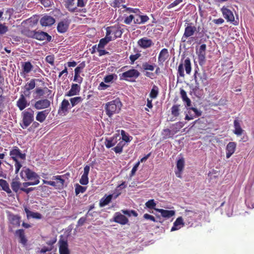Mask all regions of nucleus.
Instances as JSON below:
<instances>
[{
	"label": "nucleus",
	"instance_id": "nucleus-1",
	"mask_svg": "<svg viewBox=\"0 0 254 254\" xmlns=\"http://www.w3.org/2000/svg\"><path fill=\"white\" fill-rule=\"evenodd\" d=\"M122 106V104L119 98L108 102L105 106L106 114L109 117H111L113 115L119 112Z\"/></svg>",
	"mask_w": 254,
	"mask_h": 254
},
{
	"label": "nucleus",
	"instance_id": "nucleus-2",
	"mask_svg": "<svg viewBox=\"0 0 254 254\" xmlns=\"http://www.w3.org/2000/svg\"><path fill=\"white\" fill-rule=\"evenodd\" d=\"M22 120L20 123V127L26 128L34 121V111L31 109L24 111L22 113Z\"/></svg>",
	"mask_w": 254,
	"mask_h": 254
},
{
	"label": "nucleus",
	"instance_id": "nucleus-3",
	"mask_svg": "<svg viewBox=\"0 0 254 254\" xmlns=\"http://www.w3.org/2000/svg\"><path fill=\"white\" fill-rule=\"evenodd\" d=\"M28 36L40 41L45 40L47 42L52 40V37L47 32L41 31H30L29 32Z\"/></svg>",
	"mask_w": 254,
	"mask_h": 254
},
{
	"label": "nucleus",
	"instance_id": "nucleus-4",
	"mask_svg": "<svg viewBox=\"0 0 254 254\" xmlns=\"http://www.w3.org/2000/svg\"><path fill=\"white\" fill-rule=\"evenodd\" d=\"M184 66L185 68L187 74H190L191 70V63L190 58H187L185 60L184 62L183 63H182L179 64L178 69V78L179 77V76H185Z\"/></svg>",
	"mask_w": 254,
	"mask_h": 254
},
{
	"label": "nucleus",
	"instance_id": "nucleus-5",
	"mask_svg": "<svg viewBox=\"0 0 254 254\" xmlns=\"http://www.w3.org/2000/svg\"><path fill=\"white\" fill-rule=\"evenodd\" d=\"M20 175L22 179L25 180V179H27L28 180H33L34 179L39 177L35 172L25 167L22 168Z\"/></svg>",
	"mask_w": 254,
	"mask_h": 254
},
{
	"label": "nucleus",
	"instance_id": "nucleus-6",
	"mask_svg": "<svg viewBox=\"0 0 254 254\" xmlns=\"http://www.w3.org/2000/svg\"><path fill=\"white\" fill-rule=\"evenodd\" d=\"M188 113L186 115L185 120L189 121L199 117L202 115V111L196 108L189 107Z\"/></svg>",
	"mask_w": 254,
	"mask_h": 254
},
{
	"label": "nucleus",
	"instance_id": "nucleus-7",
	"mask_svg": "<svg viewBox=\"0 0 254 254\" xmlns=\"http://www.w3.org/2000/svg\"><path fill=\"white\" fill-rule=\"evenodd\" d=\"M9 155L11 159L14 161H19L18 158L22 160L26 159L25 153H22L20 150L17 146H14L9 152Z\"/></svg>",
	"mask_w": 254,
	"mask_h": 254
},
{
	"label": "nucleus",
	"instance_id": "nucleus-8",
	"mask_svg": "<svg viewBox=\"0 0 254 254\" xmlns=\"http://www.w3.org/2000/svg\"><path fill=\"white\" fill-rule=\"evenodd\" d=\"M192 23H189L185 27L184 33L182 38V42H186L187 39L193 36L194 33L196 31V27L192 25Z\"/></svg>",
	"mask_w": 254,
	"mask_h": 254
},
{
	"label": "nucleus",
	"instance_id": "nucleus-9",
	"mask_svg": "<svg viewBox=\"0 0 254 254\" xmlns=\"http://www.w3.org/2000/svg\"><path fill=\"white\" fill-rule=\"evenodd\" d=\"M193 76L195 81V79L198 81L199 80L201 81V83L203 86L207 85L208 76L207 73L204 70L202 72H198L197 70L195 69Z\"/></svg>",
	"mask_w": 254,
	"mask_h": 254
},
{
	"label": "nucleus",
	"instance_id": "nucleus-10",
	"mask_svg": "<svg viewBox=\"0 0 254 254\" xmlns=\"http://www.w3.org/2000/svg\"><path fill=\"white\" fill-rule=\"evenodd\" d=\"M140 75V72L136 69H131L123 72L122 77L127 81H131V78H136Z\"/></svg>",
	"mask_w": 254,
	"mask_h": 254
},
{
	"label": "nucleus",
	"instance_id": "nucleus-11",
	"mask_svg": "<svg viewBox=\"0 0 254 254\" xmlns=\"http://www.w3.org/2000/svg\"><path fill=\"white\" fill-rule=\"evenodd\" d=\"M60 254H70L67 241L62 236L59 241Z\"/></svg>",
	"mask_w": 254,
	"mask_h": 254
},
{
	"label": "nucleus",
	"instance_id": "nucleus-12",
	"mask_svg": "<svg viewBox=\"0 0 254 254\" xmlns=\"http://www.w3.org/2000/svg\"><path fill=\"white\" fill-rule=\"evenodd\" d=\"M51 105L50 101L47 99H40L35 102L33 105L34 108L40 110L45 109L50 107Z\"/></svg>",
	"mask_w": 254,
	"mask_h": 254
},
{
	"label": "nucleus",
	"instance_id": "nucleus-13",
	"mask_svg": "<svg viewBox=\"0 0 254 254\" xmlns=\"http://www.w3.org/2000/svg\"><path fill=\"white\" fill-rule=\"evenodd\" d=\"M121 193V192H118L117 194H112L108 195H105L100 200L99 206L100 207H104L106 205L108 204L112 200L113 197L115 198H117Z\"/></svg>",
	"mask_w": 254,
	"mask_h": 254
},
{
	"label": "nucleus",
	"instance_id": "nucleus-14",
	"mask_svg": "<svg viewBox=\"0 0 254 254\" xmlns=\"http://www.w3.org/2000/svg\"><path fill=\"white\" fill-rule=\"evenodd\" d=\"M70 21L68 19H64L60 21L57 26V30L60 33H64L67 31Z\"/></svg>",
	"mask_w": 254,
	"mask_h": 254
},
{
	"label": "nucleus",
	"instance_id": "nucleus-15",
	"mask_svg": "<svg viewBox=\"0 0 254 254\" xmlns=\"http://www.w3.org/2000/svg\"><path fill=\"white\" fill-rule=\"evenodd\" d=\"M119 135L116 134L110 138H107L105 139V145L107 148H110L114 146L118 142V140L121 139Z\"/></svg>",
	"mask_w": 254,
	"mask_h": 254
},
{
	"label": "nucleus",
	"instance_id": "nucleus-16",
	"mask_svg": "<svg viewBox=\"0 0 254 254\" xmlns=\"http://www.w3.org/2000/svg\"><path fill=\"white\" fill-rule=\"evenodd\" d=\"M40 22L42 26H50L55 22V19L53 17L46 15L41 18Z\"/></svg>",
	"mask_w": 254,
	"mask_h": 254
},
{
	"label": "nucleus",
	"instance_id": "nucleus-17",
	"mask_svg": "<svg viewBox=\"0 0 254 254\" xmlns=\"http://www.w3.org/2000/svg\"><path fill=\"white\" fill-rule=\"evenodd\" d=\"M114 221L121 225L127 224L128 222V219L125 215L122 214L120 212H116L115 214Z\"/></svg>",
	"mask_w": 254,
	"mask_h": 254
},
{
	"label": "nucleus",
	"instance_id": "nucleus-18",
	"mask_svg": "<svg viewBox=\"0 0 254 254\" xmlns=\"http://www.w3.org/2000/svg\"><path fill=\"white\" fill-rule=\"evenodd\" d=\"M70 108L68 101L64 99L61 103L59 108L58 113L65 115L68 112V110Z\"/></svg>",
	"mask_w": 254,
	"mask_h": 254
},
{
	"label": "nucleus",
	"instance_id": "nucleus-19",
	"mask_svg": "<svg viewBox=\"0 0 254 254\" xmlns=\"http://www.w3.org/2000/svg\"><path fill=\"white\" fill-rule=\"evenodd\" d=\"M169 56L168 51L167 49H163L160 52L158 58V62L159 65H163V63Z\"/></svg>",
	"mask_w": 254,
	"mask_h": 254
},
{
	"label": "nucleus",
	"instance_id": "nucleus-20",
	"mask_svg": "<svg viewBox=\"0 0 254 254\" xmlns=\"http://www.w3.org/2000/svg\"><path fill=\"white\" fill-rule=\"evenodd\" d=\"M80 90V86L78 84L73 83L71 85V88L69 91L67 92L65 96L68 97H71L74 95L79 94Z\"/></svg>",
	"mask_w": 254,
	"mask_h": 254
},
{
	"label": "nucleus",
	"instance_id": "nucleus-21",
	"mask_svg": "<svg viewBox=\"0 0 254 254\" xmlns=\"http://www.w3.org/2000/svg\"><path fill=\"white\" fill-rule=\"evenodd\" d=\"M137 44L140 47L143 49L149 48L154 44L151 39H148L146 37L139 39L137 42Z\"/></svg>",
	"mask_w": 254,
	"mask_h": 254
},
{
	"label": "nucleus",
	"instance_id": "nucleus-22",
	"mask_svg": "<svg viewBox=\"0 0 254 254\" xmlns=\"http://www.w3.org/2000/svg\"><path fill=\"white\" fill-rule=\"evenodd\" d=\"M29 103H28L24 95L21 94L19 99L16 102V105L20 111L24 110L26 107L29 106Z\"/></svg>",
	"mask_w": 254,
	"mask_h": 254
},
{
	"label": "nucleus",
	"instance_id": "nucleus-23",
	"mask_svg": "<svg viewBox=\"0 0 254 254\" xmlns=\"http://www.w3.org/2000/svg\"><path fill=\"white\" fill-rule=\"evenodd\" d=\"M221 11L224 17L227 19L228 21L233 22L234 21V16L232 12L230 9L226 7H223L221 8Z\"/></svg>",
	"mask_w": 254,
	"mask_h": 254
},
{
	"label": "nucleus",
	"instance_id": "nucleus-24",
	"mask_svg": "<svg viewBox=\"0 0 254 254\" xmlns=\"http://www.w3.org/2000/svg\"><path fill=\"white\" fill-rule=\"evenodd\" d=\"M236 148V143L235 142H230L227 145L226 151V158H229L235 152Z\"/></svg>",
	"mask_w": 254,
	"mask_h": 254
},
{
	"label": "nucleus",
	"instance_id": "nucleus-25",
	"mask_svg": "<svg viewBox=\"0 0 254 254\" xmlns=\"http://www.w3.org/2000/svg\"><path fill=\"white\" fill-rule=\"evenodd\" d=\"M155 210L161 214V216L165 218H169L174 216L175 214L174 210H165L163 209H155Z\"/></svg>",
	"mask_w": 254,
	"mask_h": 254
},
{
	"label": "nucleus",
	"instance_id": "nucleus-26",
	"mask_svg": "<svg viewBox=\"0 0 254 254\" xmlns=\"http://www.w3.org/2000/svg\"><path fill=\"white\" fill-rule=\"evenodd\" d=\"M50 110L47 109L42 111L38 112L36 117V120L40 123H43L45 120Z\"/></svg>",
	"mask_w": 254,
	"mask_h": 254
},
{
	"label": "nucleus",
	"instance_id": "nucleus-27",
	"mask_svg": "<svg viewBox=\"0 0 254 254\" xmlns=\"http://www.w3.org/2000/svg\"><path fill=\"white\" fill-rule=\"evenodd\" d=\"M184 225L183 223V219L182 217H179L177 218L176 221L173 224V226L171 229V231H174L180 229Z\"/></svg>",
	"mask_w": 254,
	"mask_h": 254
},
{
	"label": "nucleus",
	"instance_id": "nucleus-28",
	"mask_svg": "<svg viewBox=\"0 0 254 254\" xmlns=\"http://www.w3.org/2000/svg\"><path fill=\"white\" fill-rule=\"evenodd\" d=\"M65 6L69 11L72 12L76 11V5L75 0H66Z\"/></svg>",
	"mask_w": 254,
	"mask_h": 254
},
{
	"label": "nucleus",
	"instance_id": "nucleus-29",
	"mask_svg": "<svg viewBox=\"0 0 254 254\" xmlns=\"http://www.w3.org/2000/svg\"><path fill=\"white\" fill-rule=\"evenodd\" d=\"M184 165L185 160L183 158H181L177 161V168L178 169V171L176 172V175L179 178L181 177V173L184 169Z\"/></svg>",
	"mask_w": 254,
	"mask_h": 254
},
{
	"label": "nucleus",
	"instance_id": "nucleus-30",
	"mask_svg": "<svg viewBox=\"0 0 254 254\" xmlns=\"http://www.w3.org/2000/svg\"><path fill=\"white\" fill-rule=\"evenodd\" d=\"M234 126L235 130L234 133L237 135H241L242 134L243 130L241 127L240 123L238 119H235L234 121Z\"/></svg>",
	"mask_w": 254,
	"mask_h": 254
},
{
	"label": "nucleus",
	"instance_id": "nucleus-31",
	"mask_svg": "<svg viewBox=\"0 0 254 254\" xmlns=\"http://www.w3.org/2000/svg\"><path fill=\"white\" fill-rule=\"evenodd\" d=\"M25 212L26 213L27 217L28 218L32 217L36 219H41L42 218V215L38 212H34L29 210L27 207L24 208Z\"/></svg>",
	"mask_w": 254,
	"mask_h": 254
},
{
	"label": "nucleus",
	"instance_id": "nucleus-32",
	"mask_svg": "<svg viewBox=\"0 0 254 254\" xmlns=\"http://www.w3.org/2000/svg\"><path fill=\"white\" fill-rule=\"evenodd\" d=\"M180 94L183 101L186 103V106L187 107L191 106V101L188 97L186 92L183 89H180Z\"/></svg>",
	"mask_w": 254,
	"mask_h": 254
},
{
	"label": "nucleus",
	"instance_id": "nucleus-33",
	"mask_svg": "<svg viewBox=\"0 0 254 254\" xmlns=\"http://www.w3.org/2000/svg\"><path fill=\"white\" fill-rule=\"evenodd\" d=\"M163 139H166L169 138L173 137L174 135V132H173L172 130H170L168 128L164 129L161 133Z\"/></svg>",
	"mask_w": 254,
	"mask_h": 254
},
{
	"label": "nucleus",
	"instance_id": "nucleus-34",
	"mask_svg": "<svg viewBox=\"0 0 254 254\" xmlns=\"http://www.w3.org/2000/svg\"><path fill=\"white\" fill-rule=\"evenodd\" d=\"M0 186L2 188V190L6 191L7 193L11 192L9 185L5 180L0 179Z\"/></svg>",
	"mask_w": 254,
	"mask_h": 254
},
{
	"label": "nucleus",
	"instance_id": "nucleus-35",
	"mask_svg": "<svg viewBox=\"0 0 254 254\" xmlns=\"http://www.w3.org/2000/svg\"><path fill=\"white\" fill-rule=\"evenodd\" d=\"M23 71L25 73H28L33 69V66L29 62H25L22 64Z\"/></svg>",
	"mask_w": 254,
	"mask_h": 254
},
{
	"label": "nucleus",
	"instance_id": "nucleus-36",
	"mask_svg": "<svg viewBox=\"0 0 254 254\" xmlns=\"http://www.w3.org/2000/svg\"><path fill=\"white\" fill-rule=\"evenodd\" d=\"M184 126V124L183 122H177L175 124H173L171 127V128L174 134L179 131L181 128H182Z\"/></svg>",
	"mask_w": 254,
	"mask_h": 254
},
{
	"label": "nucleus",
	"instance_id": "nucleus-37",
	"mask_svg": "<svg viewBox=\"0 0 254 254\" xmlns=\"http://www.w3.org/2000/svg\"><path fill=\"white\" fill-rule=\"evenodd\" d=\"M83 99L80 96H77L73 98H71L69 99L71 107H73L78 104L81 103Z\"/></svg>",
	"mask_w": 254,
	"mask_h": 254
},
{
	"label": "nucleus",
	"instance_id": "nucleus-38",
	"mask_svg": "<svg viewBox=\"0 0 254 254\" xmlns=\"http://www.w3.org/2000/svg\"><path fill=\"white\" fill-rule=\"evenodd\" d=\"M112 40V38L105 37L100 39L98 45V48H104L109 42Z\"/></svg>",
	"mask_w": 254,
	"mask_h": 254
},
{
	"label": "nucleus",
	"instance_id": "nucleus-39",
	"mask_svg": "<svg viewBox=\"0 0 254 254\" xmlns=\"http://www.w3.org/2000/svg\"><path fill=\"white\" fill-rule=\"evenodd\" d=\"M123 33V29H121L120 27H116L114 26V28L113 29V34H114V40L117 38H120Z\"/></svg>",
	"mask_w": 254,
	"mask_h": 254
},
{
	"label": "nucleus",
	"instance_id": "nucleus-40",
	"mask_svg": "<svg viewBox=\"0 0 254 254\" xmlns=\"http://www.w3.org/2000/svg\"><path fill=\"white\" fill-rule=\"evenodd\" d=\"M62 176H55L52 177L53 180L57 181L56 184L59 187H63L64 185V180L62 178Z\"/></svg>",
	"mask_w": 254,
	"mask_h": 254
},
{
	"label": "nucleus",
	"instance_id": "nucleus-41",
	"mask_svg": "<svg viewBox=\"0 0 254 254\" xmlns=\"http://www.w3.org/2000/svg\"><path fill=\"white\" fill-rule=\"evenodd\" d=\"M21 185V183L20 182L17 181L13 180L11 183V187L12 190L15 192H17L18 191L20 190Z\"/></svg>",
	"mask_w": 254,
	"mask_h": 254
},
{
	"label": "nucleus",
	"instance_id": "nucleus-42",
	"mask_svg": "<svg viewBox=\"0 0 254 254\" xmlns=\"http://www.w3.org/2000/svg\"><path fill=\"white\" fill-rule=\"evenodd\" d=\"M158 93H159L158 87L156 85H154L153 86L152 88L150 93V94H149L150 97L151 98L155 99L157 97Z\"/></svg>",
	"mask_w": 254,
	"mask_h": 254
},
{
	"label": "nucleus",
	"instance_id": "nucleus-43",
	"mask_svg": "<svg viewBox=\"0 0 254 254\" xmlns=\"http://www.w3.org/2000/svg\"><path fill=\"white\" fill-rule=\"evenodd\" d=\"M200 83H199L198 81H197L196 79H195V86L192 89V91L194 94V95L197 97H198V98H200L201 96H202V94L201 93H199V95L197 94V93L198 91H200Z\"/></svg>",
	"mask_w": 254,
	"mask_h": 254
},
{
	"label": "nucleus",
	"instance_id": "nucleus-44",
	"mask_svg": "<svg viewBox=\"0 0 254 254\" xmlns=\"http://www.w3.org/2000/svg\"><path fill=\"white\" fill-rule=\"evenodd\" d=\"M11 224L16 226H19L20 224V217L17 215H12L10 216Z\"/></svg>",
	"mask_w": 254,
	"mask_h": 254
},
{
	"label": "nucleus",
	"instance_id": "nucleus-45",
	"mask_svg": "<svg viewBox=\"0 0 254 254\" xmlns=\"http://www.w3.org/2000/svg\"><path fill=\"white\" fill-rule=\"evenodd\" d=\"M39 179H40V177H39V178L34 179L33 180H34V181H33V182H28L23 183L22 185L23 186V187L26 188L30 186L38 185L40 183Z\"/></svg>",
	"mask_w": 254,
	"mask_h": 254
},
{
	"label": "nucleus",
	"instance_id": "nucleus-46",
	"mask_svg": "<svg viewBox=\"0 0 254 254\" xmlns=\"http://www.w3.org/2000/svg\"><path fill=\"white\" fill-rule=\"evenodd\" d=\"M35 85H36L35 79H32L29 81V82H28L26 84V85L24 86V89H26L27 90H31L35 88Z\"/></svg>",
	"mask_w": 254,
	"mask_h": 254
},
{
	"label": "nucleus",
	"instance_id": "nucleus-47",
	"mask_svg": "<svg viewBox=\"0 0 254 254\" xmlns=\"http://www.w3.org/2000/svg\"><path fill=\"white\" fill-rule=\"evenodd\" d=\"M155 64H150L147 62H145L142 64V68L145 70L153 71L155 67Z\"/></svg>",
	"mask_w": 254,
	"mask_h": 254
},
{
	"label": "nucleus",
	"instance_id": "nucleus-48",
	"mask_svg": "<svg viewBox=\"0 0 254 254\" xmlns=\"http://www.w3.org/2000/svg\"><path fill=\"white\" fill-rule=\"evenodd\" d=\"M121 135L122 137V141H124L125 142H130L132 139V137L129 136L128 134L124 130H121Z\"/></svg>",
	"mask_w": 254,
	"mask_h": 254
},
{
	"label": "nucleus",
	"instance_id": "nucleus-49",
	"mask_svg": "<svg viewBox=\"0 0 254 254\" xmlns=\"http://www.w3.org/2000/svg\"><path fill=\"white\" fill-rule=\"evenodd\" d=\"M179 107H180V105H174L171 108V113H172V115H173L174 117L179 116V115L180 114Z\"/></svg>",
	"mask_w": 254,
	"mask_h": 254
},
{
	"label": "nucleus",
	"instance_id": "nucleus-50",
	"mask_svg": "<svg viewBox=\"0 0 254 254\" xmlns=\"http://www.w3.org/2000/svg\"><path fill=\"white\" fill-rule=\"evenodd\" d=\"M85 190V187H82L78 184L76 185L75 189L76 195H78L79 193H83Z\"/></svg>",
	"mask_w": 254,
	"mask_h": 254
},
{
	"label": "nucleus",
	"instance_id": "nucleus-51",
	"mask_svg": "<svg viewBox=\"0 0 254 254\" xmlns=\"http://www.w3.org/2000/svg\"><path fill=\"white\" fill-rule=\"evenodd\" d=\"M35 94L37 95L35 97V98H40L43 96H44L45 94V89H43L41 88H36L35 91Z\"/></svg>",
	"mask_w": 254,
	"mask_h": 254
},
{
	"label": "nucleus",
	"instance_id": "nucleus-52",
	"mask_svg": "<svg viewBox=\"0 0 254 254\" xmlns=\"http://www.w3.org/2000/svg\"><path fill=\"white\" fill-rule=\"evenodd\" d=\"M117 77V75L115 74H109L104 77V81L105 83H109L111 82L114 79V78H116Z\"/></svg>",
	"mask_w": 254,
	"mask_h": 254
},
{
	"label": "nucleus",
	"instance_id": "nucleus-53",
	"mask_svg": "<svg viewBox=\"0 0 254 254\" xmlns=\"http://www.w3.org/2000/svg\"><path fill=\"white\" fill-rule=\"evenodd\" d=\"M156 205V204L155 202L154 199H150L148 201H147L145 203L146 206L150 209H155V207Z\"/></svg>",
	"mask_w": 254,
	"mask_h": 254
},
{
	"label": "nucleus",
	"instance_id": "nucleus-54",
	"mask_svg": "<svg viewBox=\"0 0 254 254\" xmlns=\"http://www.w3.org/2000/svg\"><path fill=\"white\" fill-rule=\"evenodd\" d=\"M85 62H82L80 63L74 69V72L77 73H80L82 70L85 67Z\"/></svg>",
	"mask_w": 254,
	"mask_h": 254
},
{
	"label": "nucleus",
	"instance_id": "nucleus-55",
	"mask_svg": "<svg viewBox=\"0 0 254 254\" xmlns=\"http://www.w3.org/2000/svg\"><path fill=\"white\" fill-rule=\"evenodd\" d=\"M79 183L82 185H86L88 183V175H82L79 180Z\"/></svg>",
	"mask_w": 254,
	"mask_h": 254
},
{
	"label": "nucleus",
	"instance_id": "nucleus-56",
	"mask_svg": "<svg viewBox=\"0 0 254 254\" xmlns=\"http://www.w3.org/2000/svg\"><path fill=\"white\" fill-rule=\"evenodd\" d=\"M126 0H114L112 6L114 7H119L121 6V4L125 3Z\"/></svg>",
	"mask_w": 254,
	"mask_h": 254
},
{
	"label": "nucleus",
	"instance_id": "nucleus-57",
	"mask_svg": "<svg viewBox=\"0 0 254 254\" xmlns=\"http://www.w3.org/2000/svg\"><path fill=\"white\" fill-rule=\"evenodd\" d=\"M139 164H140V161H138L134 165V166L133 167V168H132V169L131 170V173L130 174V177H132V176H133L134 175L136 171L137 170V168H138Z\"/></svg>",
	"mask_w": 254,
	"mask_h": 254
},
{
	"label": "nucleus",
	"instance_id": "nucleus-58",
	"mask_svg": "<svg viewBox=\"0 0 254 254\" xmlns=\"http://www.w3.org/2000/svg\"><path fill=\"white\" fill-rule=\"evenodd\" d=\"M198 63L200 65L202 66L205 62V55H197Z\"/></svg>",
	"mask_w": 254,
	"mask_h": 254
},
{
	"label": "nucleus",
	"instance_id": "nucleus-59",
	"mask_svg": "<svg viewBox=\"0 0 254 254\" xmlns=\"http://www.w3.org/2000/svg\"><path fill=\"white\" fill-rule=\"evenodd\" d=\"M46 61L51 64L52 65H54V56L49 55L46 57Z\"/></svg>",
	"mask_w": 254,
	"mask_h": 254
},
{
	"label": "nucleus",
	"instance_id": "nucleus-60",
	"mask_svg": "<svg viewBox=\"0 0 254 254\" xmlns=\"http://www.w3.org/2000/svg\"><path fill=\"white\" fill-rule=\"evenodd\" d=\"M114 28V26H110L106 28V33L105 37L112 38L110 34H113V29Z\"/></svg>",
	"mask_w": 254,
	"mask_h": 254
},
{
	"label": "nucleus",
	"instance_id": "nucleus-61",
	"mask_svg": "<svg viewBox=\"0 0 254 254\" xmlns=\"http://www.w3.org/2000/svg\"><path fill=\"white\" fill-rule=\"evenodd\" d=\"M74 81L77 82L78 83H81L82 82L83 78L79 75V73H76L74 72Z\"/></svg>",
	"mask_w": 254,
	"mask_h": 254
},
{
	"label": "nucleus",
	"instance_id": "nucleus-62",
	"mask_svg": "<svg viewBox=\"0 0 254 254\" xmlns=\"http://www.w3.org/2000/svg\"><path fill=\"white\" fill-rule=\"evenodd\" d=\"M183 0H175L173 2L168 5V8L170 9L178 5L179 4L183 2Z\"/></svg>",
	"mask_w": 254,
	"mask_h": 254
},
{
	"label": "nucleus",
	"instance_id": "nucleus-63",
	"mask_svg": "<svg viewBox=\"0 0 254 254\" xmlns=\"http://www.w3.org/2000/svg\"><path fill=\"white\" fill-rule=\"evenodd\" d=\"M134 18V17L133 15H130L125 18L124 20V23L126 24H130Z\"/></svg>",
	"mask_w": 254,
	"mask_h": 254
},
{
	"label": "nucleus",
	"instance_id": "nucleus-64",
	"mask_svg": "<svg viewBox=\"0 0 254 254\" xmlns=\"http://www.w3.org/2000/svg\"><path fill=\"white\" fill-rule=\"evenodd\" d=\"M32 123L31 126L28 128V130L30 131H33L34 129L39 126V124L36 122H33Z\"/></svg>",
	"mask_w": 254,
	"mask_h": 254
}]
</instances>
